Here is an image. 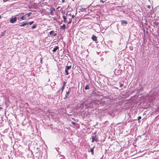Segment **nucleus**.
Instances as JSON below:
<instances>
[{
    "instance_id": "1",
    "label": "nucleus",
    "mask_w": 159,
    "mask_h": 159,
    "mask_svg": "<svg viewBox=\"0 0 159 159\" xmlns=\"http://www.w3.org/2000/svg\"><path fill=\"white\" fill-rule=\"evenodd\" d=\"M55 8L53 7H51L50 8V11L49 12V14L51 16H53L54 15L53 11H55Z\"/></svg>"
},
{
    "instance_id": "2",
    "label": "nucleus",
    "mask_w": 159,
    "mask_h": 159,
    "mask_svg": "<svg viewBox=\"0 0 159 159\" xmlns=\"http://www.w3.org/2000/svg\"><path fill=\"white\" fill-rule=\"evenodd\" d=\"M17 20V18L16 17H12L11 18L10 22L11 23H14L16 22Z\"/></svg>"
},
{
    "instance_id": "3",
    "label": "nucleus",
    "mask_w": 159,
    "mask_h": 159,
    "mask_svg": "<svg viewBox=\"0 0 159 159\" xmlns=\"http://www.w3.org/2000/svg\"><path fill=\"white\" fill-rule=\"evenodd\" d=\"M92 142L93 143L94 141L97 142L98 141V138L97 137L96 135L93 136L92 137Z\"/></svg>"
},
{
    "instance_id": "4",
    "label": "nucleus",
    "mask_w": 159,
    "mask_h": 159,
    "mask_svg": "<svg viewBox=\"0 0 159 159\" xmlns=\"http://www.w3.org/2000/svg\"><path fill=\"white\" fill-rule=\"evenodd\" d=\"M92 39L94 41H95L96 42L97 40V38L96 36L93 34V35L92 38Z\"/></svg>"
},
{
    "instance_id": "5",
    "label": "nucleus",
    "mask_w": 159,
    "mask_h": 159,
    "mask_svg": "<svg viewBox=\"0 0 159 159\" xmlns=\"http://www.w3.org/2000/svg\"><path fill=\"white\" fill-rule=\"evenodd\" d=\"M75 17V16L74 15H73L72 16H71V17H70L69 18V20L68 21V24H70V23H71V21H72V19L73 18H74Z\"/></svg>"
},
{
    "instance_id": "6",
    "label": "nucleus",
    "mask_w": 159,
    "mask_h": 159,
    "mask_svg": "<svg viewBox=\"0 0 159 159\" xmlns=\"http://www.w3.org/2000/svg\"><path fill=\"white\" fill-rule=\"evenodd\" d=\"M49 34L50 35H53L54 36H56L57 35L56 33H54V31L53 30L51 31L49 33Z\"/></svg>"
},
{
    "instance_id": "7",
    "label": "nucleus",
    "mask_w": 159,
    "mask_h": 159,
    "mask_svg": "<svg viewBox=\"0 0 159 159\" xmlns=\"http://www.w3.org/2000/svg\"><path fill=\"white\" fill-rule=\"evenodd\" d=\"M70 92V91L69 90L68 91L66 92V94L65 95V97L64 98V99H66L67 98V97L68 95H69Z\"/></svg>"
},
{
    "instance_id": "8",
    "label": "nucleus",
    "mask_w": 159,
    "mask_h": 159,
    "mask_svg": "<svg viewBox=\"0 0 159 159\" xmlns=\"http://www.w3.org/2000/svg\"><path fill=\"white\" fill-rule=\"evenodd\" d=\"M20 19L22 20H25L27 19L26 15V14L24 15H23L20 18Z\"/></svg>"
},
{
    "instance_id": "9",
    "label": "nucleus",
    "mask_w": 159,
    "mask_h": 159,
    "mask_svg": "<svg viewBox=\"0 0 159 159\" xmlns=\"http://www.w3.org/2000/svg\"><path fill=\"white\" fill-rule=\"evenodd\" d=\"M59 47L58 46H57L55 48H54L53 50H52V51L54 52H56V51L59 49Z\"/></svg>"
},
{
    "instance_id": "10",
    "label": "nucleus",
    "mask_w": 159,
    "mask_h": 159,
    "mask_svg": "<svg viewBox=\"0 0 159 159\" xmlns=\"http://www.w3.org/2000/svg\"><path fill=\"white\" fill-rule=\"evenodd\" d=\"M127 24V22L124 20H123L121 21V25H124V24Z\"/></svg>"
},
{
    "instance_id": "11",
    "label": "nucleus",
    "mask_w": 159,
    "mask_h": 159,
    "mask_svg": "<svg viewBox=\"0 0 159 159\" xmlns=\"http://www.w3.org/2000/svg\"><path fill=\"white\" fill-rule=\"evenodd\" d=\"M66 27V26L65 24H63L62 26H61L60 27V29H62L63 30L65 29Z\"/></svg>"
},
{
    "instance_id": "12",
    "label": "nucleus",
    "mask_w": 159,
    "mask_h": 159,
    "mask_svg": "<svg viewBox=\"0 0 159 159\" xmlns=\"http://www.w3.org/2000/svg\"><path fill=\"white\" fill-rule=\"evenodd\" d=\"M95 147L94 146L93 148H91L90 149V152H91L92 155H93L94 154V148Z\"/></svg>"
},
{
    "instance_id": "13",
    "label": "nucleus",
    "mask_w": 159,
    "mask_h": 159,
    "mask_svg": "<svg viewBox=\"0 0 159 159\" xmlns=\"http://www.w3.org/2000/svg\"><path fill=\"white\" fill-rule=\"evenodd\" d=\"M63 18L64 19V21L65 23H66L67 22V21L66 20V16H63Z\"/></svg>"
},
{
    "instance_id": "14",
    "label": "nucleus",
    "mask_w": 159,
    "mask_h": 159,
    "mask_svg": "<svg viewBox=\"0 0 159 159\" xmlns=\"http://www.w3.org/2000/svg\"><path fill=\"white\" fill-rule=\"evenodd\" d=\"M28 23L26 22V23H23L22 24L20 25V26H24L25 25H28Z\"/></svg>"
},
{
    "instance_id": "15",
    "label": "nucleus",
    "mask_w": 159,
    "mask_h": 159,
    "mask_svg": "<svg viewBox=\"0 0 159 159\" xmlns=\"http://www.w3.org/2000/svg\"><path fill=\"white\" fill-rule=\"evenodd\" d=\"M71 66H67L66 67V69L67 70H69L70 69H71Z\"/></svg>"
},
{
    "instance_id": "16",
    "label": "nucleus",
    "mask_w": 159,
    "mask_h": 159,
    "mask_svg": "<svg viewBox=\"0 0 159 159\" xmlns=\"http://www.w3.org/2000/svg\"><path fill=\"white\" fill-rule=\"evenodd\" d=\"M84 89L85 90L89 89V86L88 85H87L85 86Z\"/></svg>"
},
{
    "instance_id": "17",
    "label": "nucleus",
    "mask_w": 159,
    "mask_h": 159,
    "mask_svg": "<svg viewBox=\"0 0 159 159\" xmlns=\"http://www.w3.org/2000/svg\"><path fill=\"white\" fill-rule=\"evenodd\" d=\"M80 11H82V12H83V11H85V10H86L85 9V8H84L83 7H81L80 9Z\"/></svg>"
},
{
    "instance_id": "18",
    "label": "nucleus",
    "mask_w": 159,
    "mask_h": 159,
    "mask_svg": "<svg viewBox=\"0 0 159 159\" xmlns=\"http://www.w3.org/2000/svg\"><path fill=\"white\" fill-rule=\"evenodd\" d=\"M26 15L28 17H29L31 14H32V12H30L28 13H26Z\"/></svg>"
},
{
    "instance_id": "19",
    "label": "nucleus",
    "mask_w": 159,
    "mask_h": 159,
    "mask_svg": "<svg viewBox=\"0 0 159 159\" xmlns=\"http://www.w3.org/2000/svg\"><path fill=\"white\" fill-rule=\"evenodd\" d=\"M69 16H70V17H71V14L70 13H69L68 12L66 14V16L67 17H68Z\"/></svg>"
},
{
    "instance_id": "20",
    "label": "nucleus",
    "mask_w": 159,
    "mask_h": 159,
    "mask_svg": "<svg viewBox=\"0 0 159 159\" xmlns=\"http://www.w3.org/2000/svg\"><path fill=\"white\" fill-rule=\"evenodd\" d=\"M36 24H34L32 26L31 28H32V29H34L36 28Z\"/></svg>"
},
{
    "instance_id": "21",
    "label": "nucleus",
    "mask_w": 159,
    "mask_h": 159,
    "mask_svg": "<svg viewBox=\"0 0 159 159\" xmlns=\"http://www.w3.org/2000/svg\"><path fill=\"white\" fill-rule=\"evenodd\" d=\"M65 71L66 73V75H69V73L68 72V70H67L66 69H65Z\"/></svg>"
},
{
    "instance_id": "22",
    "label": "nucleus",
    "mask_w": 159,
    "mask_h": 159,
    "mask_svg": "<svg viewBox=\"0 0 159 159\" xmlns=\"http://www.w3.org/2000/svg\"><path fill=\"white\" fill-rule=\"evenodd\" d=\"M65 87L64 86H62V87L61 88V91L62 92H63V90L64 89V88H65Z\"/></svg>"
},
{
    "instance_id": "23",
    "label": "nucleus",
    "mask_w": 159,
    "mask_h": 159,
    "mask_svg": "<svg viewBox=\"0 0 159 159\" xmlns=\"http://www.w3.org/2000/svg\"><path fill=\"white\" fill-rule=\"evenodd\" d=\"M65 87L64 86H62V87L61 88V91L62 92H63V90L64 89V88H65Z\"/></svg>"
},
{
    "instance_id": "24",
    "label": "nucleus",
    "mask_w": 159,
    "mask_h": 159,
    "mask_svg": "<svg viewBox=\"0 0 159 159\" xmlns=\"http://www.w3.org/2000/svg\"><path fill=\"white\" fill-rule=\"evenodd\" d=\"M34 23V21H33L31 22H29V23H28V24H29L30 25H31L32 24H33Z\"/></svg>"
},
{
    "instance_id": "25",
    "label": "nucleus",
    "mask_w": 159,
    "mask_h": 159,
    "mask_svg": "<svg viewBox=\"0 0 159 159\" xmlns=\"http://www.w3.org/2000/svg\"><path fill=\"white\" fill-rule=\"evenodd\" d=\"M66 84V82L65 81H64L63 82V86H65Z\"/></svg>"
},
{
    "instance_id": "26",
    "label": "nucleus",
    "mask_w": 159,
    "mask_h": 159,
    "mask_svg": "<svg viewBox=\"0 0 159 159\" xmlns=\"http://www.w3.org/2000/svg\"><path fill=\"white\" fill-rule=\"evenodd\" d=\"M120 83V87H121L122 86H123V84H122L121 83Z\"/></svg>"
},
{
    "instance_id": "27",
    "label": "nucleus",
    "mask_w": 159,
    "mask_h": 159,
    "mask_svg": "<svg viewBox=\"0 0 159 159\" xmlns=\"http://www.w3.org/2000/svg\"><path fill=\"white\" fill-rule=\"evenodd\" d=\"M141 118V116H139L138 117V120H139Z\"/></svg>"
},
{
    "instance_id": "28",
    "label": "nucleus",
    "mask_w": 159,
    "mask_h": 159,
    "mask_svg": "<svg viewBox=\"0 0 159 159\" xmlns=\"http://www.w3.org/2000/svg\"><path fill=\"white\" fill-rule=\"evenodd\" d=\"M71 123L74 125H75L76 124V123H75L74 122H72Z\"/></svg>"
},
{
    "instance_id": "29",
    "label": "nucleus",
    "mask_w": 159,
    "mask_h": 159,
    "mask_svg": "<svg viewBox=\"0 0 159 159\" xmlns=\"http://www.w3.org/2000/svg\"><path fill=\"white\" fill-rule=\"evenodd\" d=\"M100 2H102V3L104 2L103 1V0H100Z\"/></svg>"
},
{
    "instance_id": "30",
    "label": "nucleus",
    "mask_w": 159,
    "mask_h": 159,
    "mask_svg": "<svg viewBox=\"0 0 159 159\" xmlns=\"http://www.w3.org/2000/svg\"><path fill=\"white\" fill-rule=\"evenodd\" d=\"M66 0H62V2H63V3H64V2H65V1Z\"/></svg>"
},
{
    "instance_id": "31",
    "label": "nucleus",
    "mask_w": 159,
    "mask_h": 159,
    "mask_svg": "<svg viewBox=\"0 0 159 159\" xmlns=\"http://www.w3.org/2000/svg\"><path fill=\"white\" fill-rule=\"evenodd\" d=\"M4 2H6L8 1V0H3Z\"/></svg>"
},
{
    "instance_id": "32",
    "label": "nucleus",
    "mask_w": 159,
    "mask_h": 159,
    "mask_svg": "<svg viewBox=\"0 0 159 159\" xmlns=\"http://www.w3.org/2000/svg\"><path fill=\"white\" fill-rule=\"evenodd\" d=\"M2 109V107H0V110Z\"/></svg>"
},
{
    "instance_id": "33",
    "label": "nucleus",
    "mask_w": 159,
    "mask_h": 159,
    "mask_svg": "<svg viewBox=\"0 0 159 159\" xmlns=\"http://www.w3.org/2000/svg\"><path fill=\"white\" fill-rule=\"evenodd\" d=\"M60 91V90H59L58 91L57 93H58Z\"/></svg>"
},
{
    "instance_id": "34",
    "label": "nucleus",
    "mask_w": 159,
    "mask_h": 159,
    "mask_svg": "<svg viewBox=\"0 0 159 159\" xmlns=\"http://www.w3.org/2000/svg\"><path fill=\"white\" fill-rule=\"evenodd\" d=\"M2 18V17L1 16H0V19Z\"/></svg>"
},
{
    "instance_id": "35",
    "label": "nucleus",
    "mask_w": 159,
    "mask_h": 159,
    "mask_svg": "<svg viewBox=\"0 0 159 159\" xmlns=\"http://www.w3.org/2000/svg\"><path fill=\"white\" fill-rule=\"evenodd\" d=\"M21 14H24V13H21Z\"/></svg>"
},
{
    "instance_id": "36",
    "label": "nucleus",
    "mask_w": 159,
    "mask_h": 159,
    "mask_svg": "<svg viewBox=\"0 0 159 159\" xmlns=\"http://www.w3.org/2000/svg\"><path fill=\"white\" fill-rule=\"evenodd\" d=\"M68 17V19H69V18H68V17Z\"/></svg>"
}]
</instances>
